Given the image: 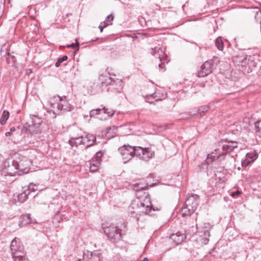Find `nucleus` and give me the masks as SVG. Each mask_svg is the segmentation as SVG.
Returning <instances> with one entry per match:
<instances>
[{
	"mask_svg": "<svg viewBox=\"0 0 261 261\" xmlns=\"http://www.w3.org/2000/svg\"><path fill=\"white\" fill-rule=\"evenodd\" d=\"M208 110V107L206 106H203L199 108L198 110V113L200 115H202V114H204L205 112L207 111Z\"/></svg>",
	"mask_w": 261,
	"mask_h": 261,
	"instance_id": "nucleus-32",
	"label": "nucleus"
},
{
	"mask_svg": "<svg viewBox=\"0 0 261 261\" xmlns=\"http://www.w3.org/2000/svg\"><path fill=\"white\" fill-rule=\"evenodd\" d=\"M111 24V23H109V22H107L106 21H104L103 22H101L100 23V27L101 28H105L106 27H107L108 25Z\"/></svg>",
	"mask_w": 261,
	"mask_h": 261,
	"instance_id": "nucleus-39",
	"label": "nucleus"
},
{
	"mask_svg": "<svg viewBox=\"0 0 261 261\" xmlns=\"http://www.w3.org/2000/svg\"><path fill=\"white\" fill-rule=\"evenodd\" d=\"M215 45L219 50H223L224 44L221 37H219L216 39Z\"/></svg>",
	"mask_w": 261,
	"mask_h": 261,
	"instance_id": "nucleus-22",
	"label": "nucleus"
},
{
	"mask_svg": "<svg viewBox=\"0 0 261 261\" xmlns=\"http://www.w3.org/2000/svg\"><path fill=\"white\" fill-rule=\"evenodd\" d=\"M256 135L261 138V120L255 123Z\"/></svg>",
	"mask_w": 261,
	"mask_h": 261,
	"instance_id": "nucleus-25",
	"label": "nucleus"
},
{
	"mask_svg": "<svg viewBox=\"0 0 261 261\" xmlns=\"http://www.w3.org/2000/svg\"><path fill=\"white\" fill-rule=\"evenodd\" d=\"M2 172V174L5 176L8 175L12 176L16 174L18 175V170L17 168L15 160H6L4 162Z\"/></svg>",
	"mask_w": 261,
	"mask_h": 261,
	"instance_id": "nucleus-5",
	"label": "nucleus"
},
{
	"mask_svg": "<svg viewBox=\"0 0 261 261\" xmlns=\"http://www.w3.org/2000/svg\"><path fill=\"white\" fill-rule=\"evenodd\" d=\"M238 148L237 142H228L226 144H224L222 147V151L220 153L217 158L220 159H222L221 157L225 154L228 152H230L233 151L235 149Z\"/></svg>",
	"mask_w": 261,
	"mask_h": 261,
	"instance_id": "nucleus-12",
	"label": "nucleus"
},
{
	"mask_svg": "<svg viewBox=\"0 0 261 261\" xmlns=\"http://www.w3.org/2000/svg\"><path fill=\"white\" fill-rule=\"evenodd\" d=\"M98 28L100 29V32H102L103 31V29H104V28H101L100 27V24H99Z\"/></svg>",
	"mask_w": 261,
	"mask_h": 261,
	"instance_id": "nucleus-45",
	"label": "nucleus"
},
{
	"mask_svg": "<svg viewBox=\"0 0 261 261\" xmlns=\"http://www.w3.org/2000/svg\"><path fill=\"white\" fill-rule=\"evenodd\" d=\"M137 146L124 145L119 148L122 160L124 163L129 161L133 157L136 156Z\"/></svg>",
	"mask_w": 261,
	"mask_h": 261,
	"instance_id": "nucleus-6",
	"label": "nucleus"
},
{
	"mask_svg": "<svg viewBox=\"0 0 261 261\" xmlns=\"http://www.w3.org/2000/svg\"><path fill=\"white\" fill-rule=\"evenodd\" d=\"M213 153H212V154H208L207 158L208 162H212L213 161L214 159H215L216 156L213 155Z\"/></svg>",
	"mask_w": 261,
	"mask_h": 261,
	"instance_id": "nucleus-36",
	"label": "nucleus"
},
{
	"mask_svg": "<svg viewBox=\"0 0 261 261\" xmlns=\"http://www.w3.org/2000/svg\"><path fill=\"white\" fill-rule=\"evenodd\" d=\"M9 117V113L8 111L5 110L0 118V123L4 125Z\"/></svg>",
	"mask_w": 261,
	"mask_h": 261,
	"instance_id": "nucleus-20",
	"label": "nucleus"
},
{
	"mask_svg": "<svg viewBox=\"0 0 261 261\" xmlns=\"http://www.w3.org/2000/svg\"><path fill=\"white\" fill-rule=\"evenodd\" d=\"M155 52V55H158V50H153Z\"/></svg>",
	"mask_w": 261,
	"mask_h": 261,
	"instance_id": "nucleus-47",
	"label": "nucleus"
},
{
	"mask_svg": "<svg viewBox=\"0 0 261 261\" xmlns=\"http://www.w3.org/2000/svg\"><path fill=\"white\" fill-rule=\"evenodd\" d=\"M68 59V57L67 56H63L62 57L58 59V61L56 62L55 64V66L57 67H58L60 66V64L61 63H62L63 61H65L67 60Z\"/></svg>",
	"mask_w": 261,
	"mask_h": 261,
	"instance_id": "nucleus-29",
	"label": "nucleus"
},
{
	"mask_svg": "<svg viewBox=\"0 0 261 261\" xmlns=\"http://www.w3.org/2000/svg\"><path fill=\"white\" fill-rule=\"evenodd\" d=\"M103 153L101 151H99L96 152V156H95V160H97V159H99L101 160V157L102 156Z\"/></svg>",
	"mask_w": 261,
	"mask_h": 261,
	"instance_id": "nucleus-38",
	"label": "nucleus"
},
{
	"mask_svg": "<svg viewBox=\"0 0 261 261\" xmlns=\"http://www.w3.org/2000/svg\"><path fill=\"white\" fill-rule=\"evenodd\" d=\"M250 163V162L245 158V159L242 161V165L243 167H246Z\"/></svg>",
	"mask_w": 261,
	"mask_h": 261,
	"instance_id": "nucleus-34",
	"label": "nucleus"
},
{
	"mask_svg": "<svg viewBox=\"0 0 261 261\" xmlns=\"http://www.w3.org/2000/svg\"><path fill=\"white\" fill-rule=\"evenodd\" d=\"M76 45L77 46H79V42H77V41L76 42V43H71L70 44H69V45H67L66 46L68 48H70V47H73L75 46V45Z\"/></svg>",
	"mask_w": 261,
	"mask_h": 261,
	"instance_id": "nucleus-42",
	"label": "nucleus"
},
{
	"mask_svg": "<svg viewBox=\"0 0 261 261\" xmlns=\"http://www.w3.org/2000/svg\"><path fill=\"white\" fill-rule=\"evenodd\" d=\"M112 74L110 73L109 69L106 70V73L101 74L99 76V80L102 85L106 86L111 85L112 88L117 92H120L123 87V82L121 80L117 79L116 80L111 77Z\"/></svg>",
	"mask_w": 261,
	"mask_h": 261,
	"instance_id": "nucleus-4",
	"label": "nucleus"
},
{
	"mask_svg": "<svg viewBox=\"0 0 261 261\" xmlns=\"http://www.w3.org/2000/svg\"><path fill=\"white\" fill-rule=\"evenodd\" d=\"M154 156V151L151 147L143 148L140 146H137L136 156L138 157L139 159L144 161H148Z\"/></svg>",
	"mask_w": 261,
	"mask_h": 261,
	"instance_id": "nucleus-7",
	"label": "nucleus"
},
{
	"mask_svg": "<svg viewBox=\"0 0 261 261\" xmlns=\"http://www.w3.org/2000/svg\"><path fill=\"white\" fill-rule=\"evenodd\" d=\"M29 194V192L24 189L22 193L18 195V201L20 202H24L28 199Z\"/></svg>",
	"mask_w": 261,
	"mask_h": 261,
	"instance_id": "nucleus-19",
	"label": "nucleus"
},
{
	"mask_svg": "<svg viewBox=\"0 0 261 261\" xmlns=\"http://www.w3.org/2000/svg\"><path fill=\"white\" fill-rule=\"evenodd\" d=\"M162 57H163V60H160L161 62L162 63H167L169 61L168 56L165 54H163Z\"/></svg>",
	"mask_w": 261,
	"mask_h": 261,
	"instance_id": "nucleus-33",
	"label": "nucleus"
},
{
	"mask_svg": "<svg viewBox=\"0 0 261 261\" xmlns=\"http://www.w3.org/2000/svg\"><path fill=\"white\" fill-rule=\"evenodd\" d=\"M10 251L14 261H27L23 246L19 239L15 237L11 241Z\"/></svg>",
	"mask_w": 261,
	"mask_h": 261,
	"instance_id": "nucleus-3",
	"label": "nucleus"
},
{
	"mask_svg": "<svg viewBox=\"0 0 261 261\" xmlns=\"http://www.w3.org/2000/svg\"><path fill=\"white\" fill-rule=\"evenodd\" d=\"M83 139L82 145H85L86 148L93 145V142L96 141V137L91 134H88L85 137L83 136Z\"/></svg>",
	"mask_w": 261,
	"mask_h": 261,
	"instance_id": "nucleus-14",
	"label": "nucleus"
},
{
	"mask_svg": "<svg viewBox=\"0 0 261 261\" xmlns=\"http://www.w3.org/2000/svg\"><path fill=\"white\" fill-rule=\"evenodd\" d=\"M134 211H130L132 213L136 214L137 215L141 214H147L152 210H155L151 205V200L149 196L144 193V196L139 199L135 200L131 205Z\"/></svg>",
	"mask_w": 261,
	"mask_h": 261,
	"instance_id": "nucleus-2",
	"label": "nucleus"
},
{
	"mask_svg": "<svg viewBox=\"0 0 261 261\" xmlns=\"http://www.w3.org/2000/svg\"><path fill=\"white\" fill-rule=\"evenodd\" d=\"M212 72V65L210 62H205L201 66L200 71L198 72V76H207Z\"/></svg>",
	"mask_w": 261,
	"mask_h": 261,
	"instance_id": "nucleus-13",
	"label": "nucleus"
},
{
	"mask_svg": "<svg viewBox=\"0 0 261 261\" xmlns=\"http://www.w3.org/2000/svg\"><path fill=\"white\" fill-rule=\"evenodd\" d=\"M144 189H146V188H145V187H140L139 186V185H138V186H137V188H136V190H137V191H139V190H144Z\"/></svg>",
	"mask_w": 261,
	"mask_h": 261,
	"instance_id": "nucleus-43",
	"label": "nucleus"
},
{
	"mask_svg": "<svg viewBox=\"0 0 261 261\" xmlns=\"http://www.w3.org/2000/svg\"><path fill=\"white\" fill-rule=\"evenodd\" d=\"M77 261H82V259H79Z\"/></svg>",
	"mask_w": 261,
	"mask_h": 261,
	"instance_id": "nucleus-48",
	"label": "nucleus"
},
{
	"mask_svg": "<svg viewBox=\"0 0 261 261\" xmlns=\"http://www.w3.org/2000/svg\"><path fill=\"white\" fill-rule=\"evenodd\" d=\"M27 191H28L29 192V194L31 193L32 192H35L38 190V186L33 182L30 183L29 186L27 187V188H24Z\"/></svg>",
	"mask_w": 261,
	"mask_h": 261,
	"instance_id": "nucleus-24",
	"label": "nucleus"
},
{
	"mask_svg": "<svg viewBox=\"0 0 261 261\" xmlns=\"http://www.w3.org/2000/svg\"><path fill=\"white\" fill-rule=\"evenodd\" d=\"M245 158L249 160L250 163L253 162L257 158V154L255 151L247 153Z\"/></svg>",
	"mask_w": 261,
	"mask_h": 261,
	"instance_id": "nucleus-21",
	"label": "nucleus"
},
{
	"mask_svg": "<svg viewBox=\"0 0 261 261\" xmlns=\"http://www.w3.org/2000/svg\"><path fill=\"white\" fill-rule=\"evenodd\" d=\"M89 255H90V256H91L92 257H93L92 252H87V254H86L85 253H84L83 260L84 261H88V260L86 259V256H89Z\"/></svg>",
	"mask_w": 261,
	"mask_h": 261,
	"instance_id": "nucleus-40",
	"label": "nucleus"
},
{
	"mask_svg": "<svg viewBox=\"0 0 261 261\" xmlns=\"http://www.w3.org/2000/svg\"><path fill=\"white\" fill-rule=\"evenodd\" d=\"M102 111L105 114H107L109 117H112L115 113V111L111 110L110 111H108V109H106L105 107L101 109Z\"/></svg>",
	"mask_w": 261,
	"mask_h": 261,
	"instance_id": "nucleus-31",
	"label": "nucleus"
},
{
	"mask_svg": "<svg viewBox=\"0 0 261 261\" xmlns=\"http://www.w3.org/2000/svg\"><path fill=\"white\" fill-rule=\"evenodd\" d=\"M199 204V196L196 194H192L188 196L185 205L189 208L191 213H194Z\"/></svg>",
	"mask_w": 261,
	"mask_h": 261,
	"instance_id": "nucleus-11",
	"label": "nucleus"
},
{
	"mask_svg": "<svg viewBox=\"0 0 261 261\" xmlns=\"http://www.w3.org/2000/svg\"><path fill=\"white\" fill-rule=\"evenodd\" d=\"M32 123L26 124L24 128L26 131L31 134H37L41 132L40 125L42 122L41 118L35 115L31 116Z\"/></svg>",
	"mask_w": 261,
	"mask_h": 261,
	"instance_id": "nucleus-8",
	"label": "nucleus"
},
{
	"mask_svg": "<svg viewBox=\"0 0 261 261\" xmlns=\"http://www.w3.org/2000/svg\"><path fill=\"white\" fill-rule=\"evenodd\" d=\"M246 60V58L244 56H236L233 58V61L236 63L245 62Z\"/></svg>",
	"mask_w": 261,
	"mask_h": 261,
	"instance_id": "nucleus-27",
	"label": "nucleus"
},
{
	"mask_svg": "<svg viewBox=\"0 0 261 261\" xmlns=\"http://www.w3.org/2000/svg\"><path fill=\"white\" fill-rule=\"evenodd\" d=\"M181 212H182V216L183 217L190 216L193 213H191L189 208H188V207L186 206L185 205L184 207H182Z\"/></svg>",
	"mask_w": 261,
	"mask_h": 261,
	"instance_id": "nucleus-26",
	"label": "nucleus"
},
{
	"mask_svg": "<svg viewBox=\"0 0 261 261\" xmlns=\"http://www.w3.org/2000/svg\"><path fill=\"white\" fill-rule=\"evenodd\" d=\"M153 50H158V55H159V57L160 60H163V54H165V47L164 46L158 45L153 48H151L150 54L155 56V52Z\"/></svg>",
	"mask_w": 261,
	"mask_h": 261,
	"instance_id": "nucleus-16",
	"label": "nucleus"
},
{
	"mask_svg": "<svg viewBox=\"0 0 261 261\" xmlns=\"http://www.w3.org/2000/svg\"><path fill=\"white\" fill-rule=\"evenodd\" d=\"M105 233L108 238L114 243L120 240L121 234L120 230L117 227L109 226L104 228Z\"/></svg>",
	"mask_w": 261,
	"mask_h": 261,
	"instance_id": "nucleus-10",
	"label": "nucleus"
},
{
	"mask_svg": "<svg viewBox=\"0 0 261 261\" xmlns=\"http://www.w3.org/2000/svg\"><path fill=\"white\" fill-rule=\"evenodd\" d=\"M114 16L112 14L109 15L106 19L105 21H106L107 22L111 23V21L113 20Z\"/></svg>",
	"mask_w": 261,
	"mask_h": 261,
	"instance_id": "nucleus-37",
	"label": "nucleus"
},
{
	"mask_svg": "<svg viewBox=\"0 0 261 261\" xmlns=\"http://www.w3.org/2000/svg\"><path fill=\"white\" fill-rule=\"evenodd\" d=\"M101 111H102L101 109H96L92 110L90 112V116L91 117H94L96 115L100 114Z\"/></svg>",
	"mask_w": 261,
	"mask_h": 261,
	"instance_id": "nucleus-30",
	"label": "nucleus"
},
{
	"mask_svg": "<svg viewBox=\"0 0 261 261\" xmlns=\"http://www.w3.org/2000/svg\"><path fill=\"white\" fill-rule=\"evenodd\" d=\"M49 102L51 107V111L55 114L70 112L74 109V107L69 102L65 96H55L50 99Z\"/></svg>",
	"mask_w": 261,
	"mask_h": 261,
	"instance_id": "nucleus-1",
	"label": "nucleus"
},
{
	"mask_svg": "<svg viewBox=\"0 0 261 261\" xmlns=\"http://www.w3.org/2000/svg\"><path fill=\"white\" fill-rule=\"evenodd\" d=\"M21 221L20 223L21 226H24L27 224L31 223L30 216L29 215H25L22 216Z\"/></svg>",
	"mask_w": 261,
	"mask_h": 261,
	"instance_id": "nucleus-23",
	"label": "nucleus"
},
{
	"mask_svg": "<svg viewBox=\"0 0 261 261\" xmlns=\"http://www.w3.org/2000/svg\"><path fill=\"white\" fill-rule=\"evenodd\" d=\"M203 233H204V237L203 238H202L201 240V241L202 243H203L204 244H207L209 241V239L208 238L210 236V232L207 230H206Z\"/></svg>",
	"mask_w": 261,
	"mask_h": 261,
	"instance_id": "nucleus-28",
	"label": "nucleus"
},
{
	"mask_svg": "<svg viewBox=\"0 0 261 261\" xmlns=\"http://www.w3.org/2000/svg\"><path fill=\"white\" fill-rule=\"evenodd\" d=\"M18 175L27 173L30 170V161L26 157L19 155L15 158Z\"/></svg>",
	"mask_w": 261,
	"mask_h": 261,
	"instance_id": "nucleus-9",
	"label": "nucleus"
},
{
	"mask_svg": "<svg viewBox=\"0 0 261 261\" xmlns=\"http://www.w3.org/2000/svg\"><path fill=\"white\" fill-rule=\"evenodd\" d=\"M15 130H16V128H15V127H12L10 128V131H9V132H6V133H5V136H6V137L10 136L12 135V133H13V132H14Z\"/></svg>",
	"mask_w": 261,
	"mask_h": 261,
	"instance_id": "nucleus-35",
	"label": "nucleus"
},
{
	"mask_svg": "<svg viewBox=\"0 0 261 261\" xmlns=\"http://www.w3.org/2000/svg\"><path fill=\"white\" fill-rule=\"evenodd\" d=\"M165 63H162L161 62V64H159V67L160 69H163L164 68V66H163V64H164Z\"/></svg>",
	"mask_w": 261,
	"mask_h": 261,
	"instance_id": "nucleus-44",
	"label": "nucleus"
},
{
	"mask_svg": "<svg viewBox=\"0 0 261 261\" xmlns=\"http://www.w3.org/2000/svg\"><path fill=\"white\" fill-rule=\"evenodd\" d=\"M83 141V136L80 137L72 138L69 140V143L71 145H75L76 146L82 145Z\"/></svg>",
	"mask_w": 261,
	"mask_h": 261,
	"instance_id": "nucleus-18",
	"label": "nucleus"
},
{
	"mask_svg": "<svg viewBox=\"0 0 261 261\" xmlns=\"http://www.w3.org/2000/svg\"><path fill=\"white\" fill-rule=\"evenodd\" d=\"M186 235L180 232L173 233L170 236V239L172 240L175 244H179L181 243L186 239Z\"/></svg>",
	"mask_w": 261,
	"mask_h": 261,
	"instance_id": "nucleus-15",
	"label": "nucleus"
},
{
	"mask_svg": "<svg viewBox=\"0 0 261 261\" xmlns=\"http://www.w3.org/2000/svg\"><path fill=\"white\" fill-rule=\"evenodd\" d=\"M148 260V258L147 257H145L143 259H142L140 261H147Z\"/></svg>",
	"mask_w": 261,
	"mask_h": 261,
	"instance_id": "nucleus-46",
	"label": "nucleus"
},
{
	"mask_svg": "<svg viewBox=\"0 0 261 261\" xmlns=\"http://www.w3.org/2000/svg\"><path fill=\"white\" fill-rule=\"evenodd\" d=\"M241 193V192L239 191H237L236 192H232L231 194V195L232 197H235L236 196H238L239 195H240Z\"/></svg>",
	"mask_w": 261,
	"mask_h": 261,
	"instance_id": "nucleus-41",
	"label": "nucleus"
},
{
	"mask_svg": "<svg viewBox=\"0 0 261 261\" xmlns=\"http://www.w3.org/2000/svg\"><path fill=\"white\" fill-rule=\"evenodd\" d=\"M100 163V160L99 159H97V160L93 161L91 163H90L89 169L90 171L92 172H94L97 171L99 165Z\"/></svg>",
	"mask_w": 261,
	"mask_h": 261,
	"instance_id": "nucleus-17",
	"label": "nucleus"
}]
</instances>
